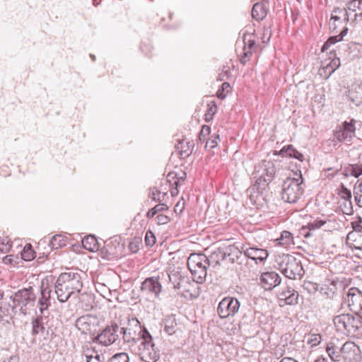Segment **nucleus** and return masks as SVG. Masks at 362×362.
Returning a JSON list of instances; mask_svg holds the SVG:
<instances>
[{
    "label": "nucleus",
    "mask_w": 362,
    "mask_h": 362,
    "mask_svg": "<svg viewBox=\"0 0 362 362\" xmlns=\"http://www.w3.org/2000/svg\"><path fill=\"white\" fill-rule=\"evenodd\" d=\"M333 322L337 331L347 336L362 338V316L339 314L334 317Z\"/></svg>",
    "instance_id": "nucleus-1"
},
{
    "label": "nucleus",
    "mask_w": 362,
    "mask_h": 362,
    "mask_svg": "<svg viewBox=\"0 0 362 362\" xmlns=\"http://www.w3.org/2000/svg\"><path fill=\"white\" fill-rule=\"evenodd\" d=\"M276 267L290 279L300 280L305 274L300 260L288 254H283L276 257Z\"/></svg>",
    "instance_id": "nucleus-2"
},
{
    "label": "nucleus",
    "mask_w": 362,
    "mask_h": 362,
    "mask_svg": "<svg viewBox=\"0 0 362 362\" xmlns=\"http://www.w3.org/2000/svg\"><path fill=\"white\" fill-rule=\"evenodd\" d=\"M10 300L13 305H11V314L14 310L18 309L19 312L25 315L35 306L37 294L32 286L23 288L10 296Z\"/></svg>",
    "instance_id": "nucleus-3"
},
{
    "label": "nucleus",
    "mask_w": 362,
    "mask_h": 362,
    "mask_svg": "<svg viewBox=\"0 0 362 362\" xmlns=\"http://www.w3.org/2000/svg\"><path fill=\"white\" fill-rule=\"evenodd\" d=\"M304 193L303 178L301 173L298 177H287L281 186L282 200L289 204L296 203Z\"/></svg>",
    "instance_id": "nucleus-4"
},
{
    "label": "nucleus",
    "mask_w": 362,
    "mask_h": 362,
    "mask_svg": "<svg viewBox=\"0 0 362 362\" xmlns=\"http://www.w3.org/2000/svg\"><path fill=\"white\" fill-rule=\"evenodd\" d=\"M276 167L273 162L264 160L255 166L253 177L255 179L253 187L260 192L273 180L276 174Z\"/></svg>",
    "instance_id": "nucleus-5"
},
{
    "label": "nucleus",
    "mask_w": 362,
    "mask_h": 362,
    "mask_svg": "<svg viewBox=\"0 0 362 362\" xmlns=\"http://www.w3.org/2000/svg\"><path fill=\"white\" fill-rule=\"evenodd\" d=\"M144 331H148V329L144 326H141L136 317H128L127 326L122 327L119 333L122 334L124 342L136 344L139 340L143 339Z\"/></svg>",
    "instance_id": "nucleus-6"
},
{
    "label": "nucleus",
    "mask_w": 362,
    "mask_h": 362,
    "mask_svg": "<svg viewBox=\"0 0 362 362\" xmlns=\"http://www.w3.org/2000/svg\"><path fill=\"white\" fill-rule=\"evenodd\" d=\"M139 346L141 358L145 362H156L160 358V350L156 347L148 331H144Z\"/></svg>",
    "instance_id": "nucleus-7"
},
{
    "label": "nucleus",
    "mask_w": 362,
    "mask_h": 362,
    "mask_svg": "<svg viewBox=\"0 0 362 362\" xmlns=\"http://www.w3.org/2000/svg\"><path fill=\"white\" fill-rule=\"evenodd\" d=\"M75 326L82 334L95 337L100 327V320L95 315H83L76 319Z\"/></svg>",
    "instance_id": "nucleus-8"
},
{
    "label": "nucleus",
    "mask_w": 362,
    "mask_h": 362,
    "mask_svg": "<svg viewBox=\"0 0 362 362\" xmlns=\"http://www.w3.org/2000/svg\"><path fill=\"white\" fill-rule=\"evenodd\" d=\"M119 330V327L116 323H112L110 325L106 326L100 334H97L93 338V341L103 346H110L118 339Z\"/></svg>",
    "instance_id": "nucleus-9"
},
{
    "label": "nucleus",
    "mask_w": 362,
    "mask_h": 362,
    "mask_svg": "<svg viewBox=\"0 0 362 362\" xmlns=\"http://www.w3.org/2000/svg\"><path fill=\"white\" fill-rule=\"evenodd\" d=\"M49 319L44 315L37 316L32 321V335L36 336L40 333H46L44 340L49 339L51 341L56 337V334L53 329L48 325Z\"/></svg>",
    "instance_id": "nucleus-10"
},
{
    "label": "nucleus",
    "mask_w": 362,
    "mask_h": 362,
    "mask_svg": "<svg viewBox=\"0 0 362 362\" xmlns=\"http://www.w3.org/2000/svg\"><path fill=\"white\" fill-rule=\"evenodd\" d=\"M60 284H64L68 289L76 293H79L83 288L81 276L79 273L73 271L62 273L57 278Z\"/></svg>",
    "instance_id": "nucleus-11"
},
{
    "label": "nucleus",
    "mask_w": 362,
    "mask_h": 362,
    "mask_svg": "<svg viewBox=\"0 0 362 362\" xmlns=\"http://www.w3.org/2000/svg\"><path fill=\"white\" fill-rule=\"evenodd\" d=\"M240 308V302L233 297H226L218 303L217 313L218 316L225 319L233 317L238 313Z\"/></svg>",
    "instance_id": "nucleus-12"
},
{
    "label": "nucleus",
    "mask_w": 362,
    "mask_h": 362,
    "mask_svg": "<svg viewBox=\"0 0 362 362\" xmlns=\"http://www.w3.org/2000/svg\"><path fill=\"white\" fill-rule=\"evenodd\" d=\"M141 292L156 298H159L163 290L159 276L146 278L141 284Z\"/></svg>",
    "instance_id": "nucleus-13"
},
{
    "label": "nucleus",
    "mask_w": 362,
    "mask_h": 362,
    "mask_svg": "<svg viewBox=\"0 0 362 362\" xmlns=\"http://www.w3.org/2000/svg\"><path fill=\"white\" fill-rule=\"evenodd\" d=\"M168 277L175 289H179L181 284V262L179 256H174L169 263Z\"/></svg>",
    "instance_id": "nucleus-14"
},
{
    "label": "nucleus",
    "mask_w": 362,
    "mask_h": 362,
    "mask_svg": "<svg viewBox=\"0 0 362 362\" xmlns=\"http://www.w3.org/2000/svg\"><path fill=\"white\" fill-rule=\"evenodd\" d=\"M361 354L359 346L354 342L347 341L342 344V360L344 362H359L361 359Z\"/></svg>",
    "instance_id": "nucleus-15"
},
{
    "label": "nucleus",
    "mask_w": 362,
    "mask_h": 362,
    "mask_svg": "<svg viewBox=\"0 0 362 362\" xmlns=\"http://www.w3.org/2000/svg\"><path fill=\"white\" fill-rule=\"evenodd\" d=\"M345 301L350 310L357 313L362 310V292L357 288L349 289Z\"/></svg>",
    "instance_id": "nucleus-16"
},
{
    "label": "nucleus",
    "mask_w": 362,
    "mask_h": 362,
    "mask_svg": "<svg viewBox=\"0 0 362 362\" xmlns=\"http://www.w3.org/2000/svg\"><path fill=\"white\" fill-rule=\"evenodd\" d=\"M325 351L331 362H344L342 360V344L339 339L334 338L328 341Z\"/></svg>",
    "instance_id": "nucleus-17"
},
{
    "label": "nucleus",
    "mask_w": 362,
    "mask_h": 362,
    "mask_svg": "<svg viewBox=\"0 0 362 362\" xmlns=\"http://www.w3.org/2000/svg\"><path fill=\"white\" fill-rule=\"evenodd\" d=\"M199 283L194 279L191 282L188 277L182 276V297L187 300L197 298L199 295Z\"/></svg>",
    "instance_id": "nucleus-18"
},
{
    "label": "nucleus",
    "mask_w": 362,
    "mask_h": 362,
    "mask_svg": "<svg viewBox=\"0 0 362 362\" xmlns=\"http://www.w3.org/2000/svg\"><path fill=\"white\" fill-rule=\"evenodd\" d=\"M281 279L275 272H263L260 277V284L265 290H272L280 284Z\"/></svg>",
    "instance_id": "nucleus-19"
},
{
    "label": "nucleus",
    "mask_w": 362,
    "mask_h": 362,
    "mask_svg": "<svg viewBox=\"0 0 362 362\" xmlns=\"http://www.w3.org/2000/svg\"><path fill=\"white\" fill-rule=\"evenodd\" d=\"M351 120L350 122L345 121L342 128L334 132V137L339 141H350L355 132V127Z\"/></svg>",
    "instance_id": "nucleus-20"
},
{
    "label": "nucleus",
    "mask_w": 362,
    "mask_h": 362,
    "mask_svg": "<svg viewBox=\"0 0 362 362\" xmlns=\"http://www.w3.org/2000/svg\"><path fill=\"white\" fill-rule=\"evenodd\" d=\"M102 253L107 259H112L120 255L121 247L117 240H108L104 243Z\"/></svg>",
    "instance_id": "nucleus-21"
},
{
    "label": "nucleus",
    "mask_w": 362,
    "mask_h": 362,
    "mask_svg": "<svg viewBox=\"0 0 362 362\" xmlns=\"http://www.w3.org/2000/svg\"><path fill=\"white\" fill-rule=\"evenodd\" d=\"M244 254L248 258L254 260L256 264L262 263L268 257L267 250L257 247H249L244 251Z\"/></svg>",
    "instance_id": "nucleus-22"
},
{
    "label": "nucleus",
    "mask_w": 362,
    "mask_h": 362,
    "mask_svg": "<svg viewBox=\"0 0 362 362\" xmlns=\"http://www.w3.org/2000/svg\"><path fill=\"white\" fill-rule=\"evenodd\" d=\"M163 331L169 336L173 337L180 331L179 324L174 315L167 316L163 322Z\"/></svg>",
    "instance_id": "nucleus-23"
},
{
    "label": "nucleus",
    "mask_w": 362,
    "mask_h": 362,
    "mask_svg": "<svg viewBox=\"0 0 362 362\" xmlns=\"http://www.w3.org/2000/svg\"><path fill=\"white\" fill-rule=\"evenodd\" d=\"M51 292L52 290L48 286L44 287V284H42L40 288L41 296L37 302L39 309L42 314L43 313V311L47 310L49 306L51 305Z\"/></svg>",
    "instance_id": "nucleus-24"
},
{
    "label": "nucleus",
    "mask_w": 362,
    "mask_h": 362,
    "mask_svg": "<svg viewBox=\"0 0 362 362\" xmlns=\"http://www.w3.org/2000/svg\"><path fill=\"white\" fill-rule=\"evenodd\" d=\"M339 66L340 59L339 58L335 57L319 69V74L325 79H327Z\"/></svg>",
    "instance_id": "nucleus-25"
},
{
    "label": "nucleus",
    "mask_w": 362,
    "mask_h": 362,
    "mask_svg": "<svg viewBox=\"0 0 362 362\" xmlns=\"http://www.w3.org/2000/svg\"><path fill=\"white\" fill-rule=\"evenodd\" d=\"M279 300L284 301L287 305H295L298 303V293L291 287H287L279 293Z\"/></svg>",
    "instance_id": "nucleus-26"
},
{
    "label": "nucleus",
    "mask_w": 362,
    "mask_h": 362,
    "mask_svg": "<svg viewBox=\"0 0 362 362\" xmlns=\"http://www.w3.org/2000/svg\"><path fill=\"white\" fill-rule=\"evenodd\" d=\"M54 289L57 299L61 303L66 302L74 295V291H69L64 284H60V281L57 279L55 283Z\"/></svg>",
    "instance_id": "nucleus-27"
},
{
    "label": "nucleus",
    "mask_w": 362,
    "mask_h": 362,
    "mask_svg": "<svg viewBox=\"0 0 362 362\" xmlns=\"http://www.w3.org/2000/svg\"><path fill=\"white\" fill-rule=\"evenodd\" d=\"M210 265L209 259L207 258V261L201 262V264H197L195 269H193L191 272L192 278L194 279L197 282H203L206 276L207 267Z\"/></svg>",
    "instance_id": "nucleus-28"
},
{
    "label": "nucleus",
    "mask_w": 362,
    "mask_h": 362,
    "mask_svg": "<svg viewBox=\"0 0 362 362\" xmlns=\"http://www.w3.org/2000/svg\"><path fill=\"white\" fill-rule=\"evenodd\" d=\"M348 97L355 105L358 106L362 104V82L351 86L348 91Z\"/></svg>",
    "instance_id": "nucleus-29"
},
{
    "label": "nucleus",
    "mask_w": 362,
    "mask_h": 362,
    "mask_svg": "<svg viewBox=\"0 0 362 362\" xmlns=\"http://www.w3.org/2000/svg\"><path fill=\"white\" fill-rule=\"evenodd\" d=\"M278 155L282 157L293 158L300 161L304 160V156L300 153L293 145L289 144L284 146L278 153Z\"/></svg>",
    "instance_id": "nucleus-30"
},
{
    "label": "nucleus",
    "mask_w": 362,
    "mask_h": 362,
    "mask_svg": "<svg viewBox=\"0 0 362 362\" xmlns=\"http://www.w3.org/2000/svg\"><path fill=\"white\" fill-rule=\"evenodd\" d=\"M346 11L354 12L355 20L358 18L362 19V0H349L346 1Z\"/></svg>",
    "instance_id": "nucleus-31"
},
{
    "label": "nucleus",
    "mask_w": 362,
    "mask_h": 362,
    "mask_svg": "<svg viewBox=\"0 0 362 362\" xmlns=\"http://www.w3.org/2000/svg\"><path fill=\"white\" fill-rule=\"evenodd\" d=\"M361 236L362 234H360L359 233L349 232L346 239L347 246L352 250H358V248L362 246V244L360 243Z\"/></svg>",
    "instance_id": "nucleus-32"
},
{
    "label": "nucleus",
    "mask_w": 362,
    "mask_h": 362,
    "mask_svg": "<svg viewBox=\"0 0 362 362\" xmlns=\"http://www.w3.org/2000/svg\"><path fill=\"white\" fill-rule=\"evenodd\" d=\"M333 13L339 15H334L332 13L330 21L338 22L339 25H342L344 23L348 22L349 20V13L346 8L341 9L337 7L333 10Z\"/></svg>",
    "instance_id": "nucleus-33"
},
{
    "label": "nucleus",
    "mask_w": 362,
    "mask_h": 362,
    "mask_svg": "<svg viewBox=\"0 0 362 362\" xmlns=\"http://www.w3.org/2000/svg\"><path fill=\"white\" fill-rule=\"evenodd\" d=\"M206 261H207V257L206 255L203 254L192 253L187 258V268L189 271L192 272L193 269H195V267L197 266V264H201V262Z\"/></svg>",
    "instance_id": "nucleus-34"
},
{
    "label": "nucleus",
    "mask_w": 362,
    "mask_h": 362,
    "mask_svg": "<svg viewBox=\"0 0 362 362\" xmlns=\"http://www.w3.org/2000/svg\"><path fill=\"white\" fill-rule=\"evenodd\" d=\"M177 174L176 173L170 172L168 174L167 178L165 180L166 183L169 182L170 187H171L170 189V194L172 197L177 196L179 193V190L177 189L180 178L177 177Z\"/></svg>",
    "instance_id": "nucleus-35"
},
{
    "label": "nucleus",
    "mask_w": 362,
    "mask_h": 362,
    "mask_svg": "<svg viewBox=\"0 0 362 362\" xmlns=\"http://www.w3.org/2000/svg\"><path fill=\"white\" fill-rule=\"evenodd\" d=\"M83 247L91 252L98 251L100 248V244L95 236L90 235L86 236L82 240Z\"/></svg>",
    "instance_id": "nucleus-36"
},
{
    "label": "nucleus",
    "mask_w": 362,
    "mask_h": 362,
    "mask_svg": "<svg viewBox=\"0 0 362 362\" xmlns=\"http://www.w3.org/2000/svg\"><path fill=\"white\" fill-rule=\"evenodd\" d=\"M81 307L86 310H90L94 307V297L91 293H83L80 297Z\"/></svg>",
    "instance_id": "nucleus-37"
},
{
    "label": "nucleus",
    "mask_w": 362,
    "mask_h": 362,
    "mask_svg": "<svg viewBox=\"0 0 362 362\" xmlns=\"http://www.w3.org/2000/svg\"><path fill=\"white\" fill-rule=\"evenodd\" d=\"M66 238L61 234H57L52 237L49 245L52 250H57L59 247L66 245Z\"/></svg>",
    "instance_id": "nucleus-38"
},
{
    "label": "nucleus",
    "mask_w": 362,
    "mask_h": 362,
    "mask_svg": "<svg viewBox=\"0 0 362 362\" xmlns=\"http://www.w3.org/2000/svg\"><path fill=\"white\" fill-rule=\"evenodd\" d=\"M267 15L264 6L260 3L254 4L252 10V16L257 21L262 20Z\"/></svg>",
    "instance_id": "nucleus-39"
},
{
    "label": "nucleus",
    "mask_w": 362,
    "mask_h": 362,
    "mask_svg": "<svg viewBox=\"0 0 362 362\" xmlns=\"http://www.w3.org/2000/svg\"><path fill=\"white\" fill-rule=\"evenodd\" d=\"M4 292L0 289V321L2 320L4 317H11V308L10 304H3L2 300L4 298Z\"/></svg>",
    "instance_id": "nucleus-40"
},
{
    "label": "nucleus",
    "mask_w": 362,
    "mask_h": 362,
    "mask_svg": "<svg viewBox=\"0 0 362 362\" xmlns=\"http://www.w3.org/2000/svg\"><path fill=\"white\" fill-rule=\"evenodd\" d=\"M277 244L282 246H288L293 244L292 233L288 230H284L281 237L276 239Z\"/></svg>",
    "instance_id": "nucleus-41"
},
{
    "label": "nucleus",
    "mask_w": 362,
    "mask_h": 362,
    "mask_svg": "<svg viewBox=\"0 0 362 362\" xmlns=\"http://www.w3.org/2000/svg\"><path fill=\"white\" fill-rule=\"evenodd\" d=\"M354 199L359 207H362V179L358 180L354 187Z\"/></svg>",
    "instance_id": "nucleus-42"
},
{
    "label": "nucleus",
    "mask_w": 362,
    "mask_h": 362,
    "mask_svg": "<svg viewBox=\"0 0 362 362\" xmlns=\"http://www.w3.org/2000/svg\"><path fill=\"white\" fill-rule=\"evenodd\" d=\"M217 112L216 103L214 100L211 101L207 104V110L204 115V119L206 122H209L213 119L214 115Z\"/></svg>",
    "instance_id": "nucleus-43"
},
{
    "label": "nucleus",
    "mask_w": 362,
    "mask_h": 362,
    "mask_svg": "<svg viewBox=\"0 0 362 362\" xmlns=\"http://www.w3.org/2000/svg\"><path fill=\"white\" fill-rule=\"evenodd\" d=\"M324 230L327 231H332L337 230L340 227L339 221L334 218H327L324 219Z\"/></svg>",
    "instance_id": "nucleus-44"
},
{
    "label": "nucleus",
    "mask_w": 362,
    "mask_h": 362,
    "mask_svg": "<svg viewBox=\"0 0 362 362\" xmlns=\"http://www.w3.org/2000/svg\"><path fill=\"white\" fill-rule=\"evenodd\" d=\"M35 252L32 248V246L28 244L26 245L21 252L22 258L25 261H30L35 258Z\"/></svg>",
    "instance_id": "nucleus-45"
},
{
    "label": "nucleus",
    "mask_w": 362,
    "mask_h": 362,
    "mask_svg": "<svg viewBox=\"0 0 362 362\" xmlns=\"http://www.w3.org/2000/svg\"><path fill=\"white\" fill-rule=\"evenodd\" d=\"M206 142V145H205V147L206 148H214L215 147H216L218 144V143L220 142V137H219V134H213L211 138L209 139H206V140L205 141Z\"/></svg>",
    "instance_id": "nucleus-46"
},
{
    "label": "nucleus",
    "mask_w": 362,
    "mask_h": 362,
    "mask_svg": "<svg viewBox=\"0 0 362 362\" xmlns=\"http://www.w3.org/2000/svg\"><path fill=\"white\" fill-rule=\"evenodd\" d=\"M108 362H129V355L125 352L116 354L109 359Z\"/></svg>",
    "instance_id": "nucleus-47"
},
{
    "label": "nucleus",
    "mask_w": 362,
    "mask_h": 362,
    "mask_svg": "<svg viewBox=\"0 0 362 362\" xmlns=\"http://www.w3.org/2000/svg\"><path fill=\"white\" fill-rule=\"evenodd\" d=\"M230 86L228 82H223L216 93V95L220 99H224L226 94L230 91Z\"/></svg>",
    "instance_id": "nucleus-48"
},
{
    "label": "nucleus",
    "mask_w": 362,
    "mask_h": 362,
    "mask_svg": "<svg viewBox=\"0 0 362 362\" xmlns=\"http://www.w3.org/2000/svg\"><path fill=\"white\" fill-rule=\"evenodd\" d=\"M338 194L345 202L351 201V192L343 184H341Z\"/></svg>",
    "instance_id": "nucleus-49"
},
{
    "label": "nucleus",
    "mask_w": 362,
    "mask_h": 362,
    "mask_svg": "<svg viewBox=\"0 0 362 362\" xmlns=\"http://www.w3.org/2000/svg\"><path fill=\"white\" fill-rule=\"evenodd\" d=\"M231 72L230 67L224 66L221 70V72L218 74L217 79L221 81L228 80L230 77Z\"/></svg>",
    "instance_id": "nucleus-50"
},
{
    "label": "nucleus",
    "mask_w": 362,
    "mask_h": 362,
    "mask_svg": "<svg viewBox=\"0 0 362 362\" xmlns=\"http://www.w3.org/2000/svg\"><path fill=\"white\" fill-rule=\"evenodd\" d=\"M324 223V219L318 218L314 220L313 222L309 223L307 226V228H308L310 230L319 229L323 227Z\"/></svg>",
    "instance_id": "nucleus-51"
},
{
    "label": "nucleus",
    "mask_w": 362,
    "mask_h": 362,
    "mask_svg": "<svg viewBox=\"0 0 362 362\" xmlns=\"http://www.w3.org/2000/svg\"><path fill=\"white\" fill-rule=\"evenodd\" d=\"M348 48L351 52L357 51L358 54H355L354 57H359L361 54L362 53V45L351 42L348 44Z\"/></svg>",
    "instance_id": "nucleus-52"
},
{
    "label": "nucleus",
    "mask_w": 362,
    "mask_h": 362,
    "mask_svg": "<svg viewBox=\"0 0 362 362\" xmlns=\"http://www.w3.org/2000/svg\"><path fill=\"white\" fill-rule=\"evenodd\" d=\"M211 128L208 125H204L202 127L201 132L199 135V139L200 141L205 142L208 136L210 134Z\"/></svg>",
    "instance_id": "nucleus-53"
},
{
    "label": "nucleus",
    "mask_w": 362,
    "mask_h": 362,
    "mask_svg": "<svg viewBox=\"0 0 362 362\" xmlns=\"http://www.w3.org/2000/svg\"><path fill=\"white\" fill-rule=\"evenodd\" d=\"M12 247V243L6 240L2 239L0 240V252L2 253H7L10 251Z\"/></svg>",
    "instance_id": "nucleus-54"
},
{
    "label": "nucleus",
    "mask_w": 362,
    "mask_h": 362,
    "mask_svg": "<svg viewBox=\"0 0 362 362\" xmlns=\"http://www.w3.org/2000/svg\"><path fill=\"white\" fill-rule=\"evenodd\" d=\"M145 243L147 246L152 247L156 243V237L151 230H147L145 236Z\"/></svg>",
    "instance_id": "nucleus-55"
},
{
    "label": "nucleus",
    "mask_w": 362,
    "mask_h": 362,
    "mask_svg": "<svg viewBox=\"0 0 362 362\" xmlns=\"http://www.w3.org/2000/svg\"><path fill=\"white\" fill-rule=\"evenodd\" d=\"M351 227L353 230L351 232H356L362 234V218L358 217L357 220L351 222Z\"/></svg>",
    "instance_id": "nucleus-56"
},
{
    "label": "nucleus",
    "mask_w": 362,
    "mask_h": 362,
    "mask_svg": "<svg viewBox=\"0 0 362 362\" xmlns=\"http://www.w3.org/2000/svg\"><path fill=\"white\" fill-rule=\"evenodd\" d=\"M347 30L348 29L347 28H344L341 33L339 35H335V36H332L330 37L327 40L329 41V43L331 45H334L335 44L336 42L340 41L342 40L343 37L346 35L347 33Z\"/></svg>",
    "instance_id": "nucleus-57"
},
{
    "label": "nucleus",
    "mask_w": 362,
    "mask_h": 362,
    "mask_svg": "<svg viewBox=\"0 0 362 362\" xmlns=\"http://www.w3.org/2000/svg\"><path fill=\"white\" fill-rule=\"evenodd\" d=\"M185 139L182 138V145L184 144ZM187 145V149L184 150L182 149V155L185 154L186 156H189L194 148V143L193 141H186ZM182 148H184V146H182Z\"/></svg>",
    "instance_id": "nucleus-58"
},
{
    "label": "nucleus",
    "mask_w": 362,
    "mask_h": 362,
    "mask_svg": "<svg viewBox=\"0 0 362 362\" xmlns=\"http://www.w3.org/2000/svg\"><path fill=\"white\" fill-rule=\"evenodd\" d=\"M177 142H178V144H175V148L176 150L175 152L172 153L171 156L170 158V161L171 163H173L176 158H179V159L181 158V151L179 150V146H178V145L180 144H181V140L177 139Z\"/></svg>",
    "instance_id": "nucleus-59"
},
{
    "label": "nucleus",
    "mask_w": 362,
    "mask_h": 362,
    "mask_svg": "<svg viewBox=\"0 0 362 362\" xmlns=\"http://www.w3.org/2000/svg\"><path fill=\"white\" fill-rule=\"evenodd\" d=\"M252 55L251 49H247V47L244 46L243 56L240 58V62L243 64H245L249 60Z\"/></svg>",
    "instance_id": "nucleus-60"
},
{
    "label": "nucleus",
    "mask_w": 362,
    "mask_h": 362,
    "mask_svg": "<svg viewBox=\"0 0 362 362\" xmlns=\"http://www.w3.org/2000/svg\"><path fill=\"white\" fill-rule=\"evenodd\" d=\"M243 41L245 43V46L247 47V49H251L254 45H255V39H252L251 35H245L243 37Z\"/></svg>",
    "instance_id": "nucleus-61"
},
{
    "label": "nucleus",
    "mask_w": 362,
    "mask_h": 362,
    "mask_svg": "<svg viewBox=\"0 0 362 362\" xmlns=\"http://www.w3.org/2000/svg\"><path fill=\"white\" fill-rule=\"evenodd\" d=\"M354 167L353 166V164L348 165L342 168L341 174L345 177L354 176Z\"/></svg>",
    "instance_id": "nucleus-62"
},
{
    "label": "nucleus",
    "mask_w": 362,
    "mask_h": 362,
    "mask_svg": "<svg viewBox=\"0 0 362 362\" xmlns=\"http://www.w3.org/2000/svg\"><path fill=\"white\" fill-rule=\"evenodd\" d=\"M87 362H105V358L103 354H96L94 356H89Z\"/></svg>",
    "instance_id": "nucleus-63"
},
{
    "label": "nucleus",
    "mask_w": 362,
    "mask_h": 362,
    "mask_svg": "<svg viewBox=\"0 0 362 362\" xmlns=\"http://www.w3.org/2000/svg\"><path fill=\"white\" fill-rule=\"evenodd\" d=\"M100 353L95 350L94 347L90 348H86V350H84V355L86 358V361L88 360L89 356H94L96 354H100Z\"/></svg>",
    "instance_id": "nucleus-64"
}]
</instances>
